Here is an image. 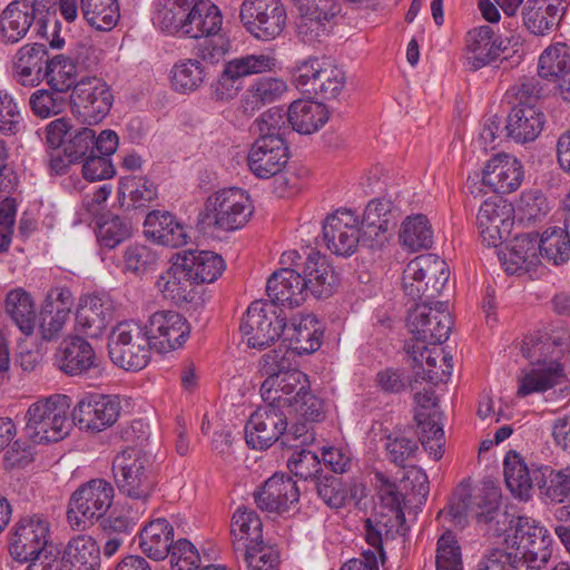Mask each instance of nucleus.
<instances>
[{"label":"nucleus","instance_id":"32","mask_svg":"<svg viewBox=\"0 0 570 570\" xmlns=\"http://www.w3.org/2000/svg\"><path fill=\"white\" fill-rule=\"evenodd\" d=\"M564 0H527L523 10V23L535 36L554 31L566 12Z\"/></svg>","mask_w":570,"mask_h":570},{"label":"nucleus","instance_id":"22","mask_svg":"<svg viewBox=\"0 0 570 570\" xmlns=\"http://www.w3.org/2000/svg\"><path fill=\"white\" fill-rule=\"evenodd\" d=\"M115 317V303L106 293L89 294L80 298L75 328L91 338L100 337Z\"/></svg>","mask_w":570,"mask_h":570},{"label":"nucleus","instance_id":"31","mask_svg":"<svg viewBox=\"0 0 570 570\" xmlns=\"http://www.w3.org/2000/svg\"><path fill=\"white\" fill-rule=\"evenodd\" d=\"M269 303L289 307L301 305L306 297V283L299 271L292 267L281 268L272 274L266 284Z\"/></svg>","mask_w":570,"mask_h":570},{"label":"nucleus","instance_id":"1","mask_svg":"<svg viewBox=\"0 0 570 570\" xmlns=\"http://www.w3.org/2000/svg\"><path fill=\"white\" fill-rule=\"evenodd\" d=\"M521 352L532 367L519 377L518 396L546 392L569 380L564 372V366L570 364L568 332L525 337Z\"/></svg>","mask_w":570,"mask_h":570},{"label":"nucleus","instance_id":"18","mask_svg":"<svg viewBox=\"0 0 570 570\" xmlns=\"http://www.w3.org/2000/svg\"><path fill=\"white\" fill-rule=\"evenodd\" d=\"M327 248L337 256H351L358 244L364 245L358 216L351 209L340 208L323 224Z\"/></svg>","mask_w":570,"mask_h":570},{"label":"nucleus","instance_id":"34","mask_svg":"<svg viewBox=\"0 0 570 570\" xmlns=\"http://www.w3.org/2000/svg\"><path fill=\"white\" fill-rule=\"evenodd\" d=\"M283 335L288 342V346L284 350L288 351L291 358L294 353L298 355L314 353L322 344L318 321L312 315L293 318L289 324L285 323Z\"/></svg>","mask_w":570,"mask_h":570},{"label":"nucleus","instance_id":"21","mask_svg":"<svg viewBox=\"0 0 570 570\" xmlns=\"http://www.w3.org/2000/svg\"><path fill=\"white\" fill-rule=\"evenodd\" d=\"M151 347L157 353L171 352L186 342L190 333L187 320L177 312L158 311L145 325Z\"/></svg>","mask_w":570,"mask_h":570},{"label":"nucleus","instance_id":"56","mask_svg":"<svg viewBox=\"0 0 570 570\" xmlns=\"http://www.w3.org/2000/svg\"><path fill=\"white\" fill-rule=\"evenodd\" d=\"M570 73V47L557 43L547 48L539 59V75L547 79H559Z\"/></svg>","mask_w":570,"mask_h":570},{"label":"nucleus","instance_id":"3","mask_svg":"<svg viewBox=\"0 0 570 570\" xmlns=\"http://www.w3.org/2000/svg\"><path fill=\"white\" fill-rule=\"evenodd\" d=\"M71 399L53 394L32 403L27 413L26 432L35 443L58 442L65 439L72 425L70 417Z\"/></svg>","mask_w":570,"mask_h":570},{"label":"nucleus","instance_id":"4","mask_svg":"<svg viewBox=\"0 0 570 570\" xmlns=\"http://www.w3.org/2000/svg\"><path fill=\"white\" fill-rule=\"evenodd\" d=\"M449 277L450 269L444 259L434 254L420 255L403 271V291L414 302L431 303L442 293Z\"/></svg>","mask_w":570,"mask_h":570},{"label":"nucleus","instance_id":"9","mask_svg":"<svg viewBox=\"0 0 570 570\" xmlns=\"http://www.w3.org/2000/svg\"><path fill=\"white\" fill-rule=\"evenodd\" d=\"M294 83L302 92L322 99L336 98L345 86V72L327 59L309 58L293 73Z\"/></svg>","mask_w":570,"mask_h":570},{"label":"nucleus","instance_id":"26","mask_svg":"<svg viewBox=\"0 0 570 570\" xmlns=\"http://www.w3.org/2000/svg\"><path fill=\"white\" fill-rule=\"evenodd\" d=\"M59 368L70 376H82L99 367L92 345L80 335L66 338L56 353Z\"/></svg>","mask_w":570,"mask_h":570},{"label":"nucleus","instance_id":"48","mask_svg":"<svg viewBox=\"0 0 570 570\" xmlns=\"http://www.w3.org/2000/svg\"><path fill=\"white\" fill-rule=\"evenodd\" d=\"M503 473L508 489L520 499L528 500L532 490V478L523 458L510 450L503 460Z\"/></svg>","mask_w":570,"mask_h":570},{"label":"nucleus","instance_id":"11","mask_svg":"<svg viewBox=\"0 0 570 570\" xmlns=\"http://www.w3.org/2000/svg\"><path fill=\"white\" fill-rule=\"evenodd\" d=\"M285 318L275 304L256 301L248 306L239 330L249 347L264 348L283 334Z\"/></svg>","mask_w":570,"mask_h":570},{"label":"nucleus","instance_id":"7","mask_svg":"<svg viewBox=\"0 0 570 570\" xmlns=\"http://www.w3.org/2000/svg\"><path fill=\"white\" fill-rule=\"evenodd\" d=\"M520 570H541L551 557L550 538L546 528L525 515L517 518L513 535L507 540Z\"/></svg>","mask_w":570,"mask_h":570},{"label":"nucleus","instance_id":"44","mask_svg":"<svg viewBox=\"0 0 570 570\" xmlns=\"http://www.w3.org/2000/svg\"><path fill=\"white\" fill-rule=\"evenodd\" d=\"M407 353L412 354L414 363L422 368V379L434 385L446 381L452 373V356L444 354L441 348L428 350L424 346L422 350L420 347L416 350L413 346Z\"/></svg>","mask_w":570,"mask_h":570},{"label":"nucleus","instance_id":"20","mask_svg":"<svg viewBox=\"0 0 570 570\" xmlns=\"http://www.w3.org/2000/svg\"><path fill=\"white\" fill-rule=\"evenodd\" d=\"M288 422L283 407L266 403L257 409L245 425V440L255 450L271 448L285 434Z\"/></svg>","mask_w":570,"mask_h":570},{"label":"nucleus","instance_id":"54","mask_svg":"<svg viewBox=\"0 0 570 570\" xmlns=\"http://www.w3.org/2000/svg\"><path fill=\"white\" fill-rule=\"evenodd\" d=\"M86 21L97 30H111L119 19L117 0H81Z\"/></svg>","mask_w":570,"mask_h":570},{"label":"nucleus","instance_id":"10","mask_svg":"<svg viewBox=\"0 0 570 570\" xmlns=\"http://www.w3.org/2000/svg\"><path fill=\"white\" fill-rule=\"evenodd\" d=\"M114 487L104 479H92L81 484L69 500L67 518L72 528L85 529L99 520L111 507Z\"/></svg>","mask_w":570,"mask_h":570},{"label":"nucleus","instance_id":"37","mask_svg":"<svg viewBox=\"0 0 570 570\" xmlns=\"http://www.w3.org/2000/svg\"><path fill=\"white\" fill-rule=\"evenodd\" d=\"M189 273L178 254L171 266L158 277L156 286L166 299L175 304L190 302L196 284Z\"/></svg>","mask_w":570,"mask_h":570},{"label":"nucleus","instance_id":"58","mask_svg":"<svg viewBox=\"0 0 570 570\" xmlns=\"http://www.w3.org/2000/svg\"><path fill=\"white\" fill-rule=\"evenodd\" d=\"M205 79V70L197 59L177 62L171 69V83L179 92L196 90Z\"/></svg>","mask_w":570,"mask_h":570},{"label":"nucleus","instance_id":"39","mask_svg":"<svg viewBox=\"0 0 570 570\" xmlns=\"http://www.w3.org/2000/svg\"><path fill=\"white\" fill-rule=\"evenodd\" d=\"M174 544V527L165 518L149 521L139 532L141 551L155 561L168 557Z\"/></svg>","mask_w":570,"mask_h":570},{"label":"nucleus","instance_id":"49","mask_svg":"<svg viewBox=\"0 0 570 570\" xmlns=\"http://www.w3.org/2000/svg\"><path fill=\"white\" fill-rule=\"evenodd\" d=\"M63 554L76 570H98L99 568L100 548L90 535L79 534L72 538Z\"/></svg>","mask_w":570,"mask_h":570},{"label":"nucleus","instance_id":"38","mask_svg":"<svg viewBox=\"0 0 570 570\" xmlns=\"http://www.w3.org/2000/svg\"><path fill=\"white\" fill-rule=\"evenodd\" d=\"M47 61H50L45 45L33 43L21 47L14 58L13 66L18 82L35 87L43 80Z\"/></svg>","mask_w":570,"mask_h":570},{"label":"nucleus","instance_id":"14","mask_svg":"<svg viewBox=\"0 0 570 570\" xmlns=\"http://www.w3.org/2000/svg\"><path fill=\"white\" fill-rule=\"evenodd\" d=\"M208 224L225 232L243 228L253 214L248 195L239 188L223 189L206 204Z\"/></svg>","mask_w":570,"mask_h":570},{"label":"nucleus","instance_id":"63","mask_svg":"<svg viewBox=\"0 0 570 570\" xmlns=\"http://www.w3.org/2000/svg\"><path fill=\"white\" fill-rule=\"evenodd\" d=\"M315 489L318 497L331 509H340L345 505L348 493L341 478L325 474L317 478Z\"/></svg>","mask_w":570,"mask_h":570},{"label":"nucleus","instance_id":"23","mask_svg":"<svg viewBox=\"0 0 570 570\" xmlns=\"http://www.w3.org/2000/svg\"><path fill=\"white\" fill-rule=\"evenodd\" d=\"M289 158L288 147L282 137H258L247 156L249 170L261 179L279 174Z\"/></svg>","mask_w":570,"mask_h":570},{"label":"nucleus","instance_id":"36","mask_svg":"<svg viewBox=\"0 0 570 570\" xmlns=\"http://www.w3.org/2000/svg\"><path fill=\"white\" fill-rule=\"evenodd\" d=\"M539 235L528 233L514 237L511 247L501 258L509 274L527 273L540 263Z\"/></svg>","mask_w":570,"mask_h":570},{"label":"nucleus","instance_id":"59","mask_svg":"<svg viewBox=\"0 0 570 570\" xmlns=\"http://www.w3.org/2000/svg\"><path fill=\"white\" fill-rule=\"evenodd\" d=\"M384 449L387 460L403 469L414 465L419 451L415 440L401 434H390L384 443Z\"/></svg>","mask_w":570,"mask_h":570},{"label":"nucleus","instance_id":"62","mask_svg":"<svg viewBox=\"0 0 570 570\" xmlns=\"http://www.w3.org/2000/svg\"><path fill=\"white\" fill-rule=\"evenodd\" d=\"M122 258L125 269L139 275L156 267L158 254L149 246L136 243L126 247Z\"/></svg>","mask_w":570,"mask_h":570},{"label":"nucleus","instance_id":"16","mask_svg":"<svg viewBox=\"0 0 570 570\" xmlns=\"http://www.w3.org/2000/svg\"><path fill=\"white\" fill-rule=\"evenodd\" d=\"M114 96L109 86L100 78L85 77L72 89V109L88 124H98L110 111Z\"/></svg>","mask_w":570,"mask_h":570},{"label":"nucleus","instance_id":"52","mask_svg":"<svg viewBox=\"0 0 570 570\" xmlns=\"http://www.w3.org/2000/svg\"><path fill=\"white\" fill-rule=\"evenodd\" d=\"M230 531L245 550L263 541V522L254 510L238 508L233 515Z\"/></svg>","mask_w":570,"mask_h":570},{"label":"nucleus","instance_id":"64","mask_svg":"<svg viewBox=\"0 0 570 570\" xmlns=\"http://www.w3.org/2000/svg\"><path fill=\"white\" fill-rule=\"evenodd\" d=\"M287 409H292L306 422H322L326 416L323 399L312 393L311 387L301 392L299 395L293 396V401Z\"/></svg>","mask_w":570,"mask_h":570},{"label":"nucleus","instance_id":"46","mask_svg":"<svg viewBox=\"0 0 570 570\" xmlns=\"http://www.w3.org/2000/svg\"><path fill=\"white\" fill-rule=\"evenodd\" d=\"M185 266L190 269L195 284L213 283L225 269L222 256L208 250H186L180 254Z\"/></svg>","mask_w":570,"mask_h":570},{"label":"nucleus","instance_id":"47","mask_svg":"<svg viewBox=\"0 0 570 570\" xmlns=\"http://www.w3.org/2000/svg\"><path fill=\"white\" fill-rule=\"evenodd\" d=\"M4 311L23 334L33 333L36 311L29 293L22 288L10 291L4 299Z\"/></svg>","mask_w":570,"mask_h":570},{"label":"nucleus","instance_id":"25","mask_svg":"<svg viewBox=\"0 0 570 570\" xmlns=\"http://www.w3.org/2000/svg\"><path fill=\"white\" fill-rule=\"evenodd\" d=\"M254 499L261 510L283 513L296 507L299 490L291 476L275 473L254 493Z\"/></svg>","mask_w":570,"mask_h":570},{"label":"nucleus","instance_id":"60","mask_svg":"<svg viewBox=\"0 0 570 570\" xmlns=\"http://www.w3.org/2000/svg\"><path fill=\"white\" fill-rule=\"evenodd\" d=\"M119 194L128 195V207L142 208L157 198V187L145 177H131L121 181Z\"/></svg>","mask_w":570,"mask_h":570},{"label":"nucleus","instance_id":"55","mask_svg":"<svg viewBox=\"0 0 570 570\" xmlns=\"http://www.w3.org/2000/svg\"><path fill=\"white\" fill-rule=\"evenodd\" d=\"M43 79L58 94L73 89L77 81L76 66L63 56L58 55L47 61Z\"/></svg>","mask_w":570,"mask_h":570},{"label":"nucleus","instance_id":"27","mask_svg":"<svg viewBox=\"0 0 570 570\" xmlns=\"http://www.w3.org/2000/svg\"><path fill=\"white\" fill-rule=\"evenodd\" d=\"M363 230L364 246L380 248L387 240L386 233L396 226L393 205L386 199L371 200L364 209L360 222Z\"/></svg>","mask_w":570,"mask_h":570},{"label":"nucleus","instance_id":"17","mask_svg":"<svg viewBox=\"0 0 570 570\" xmlns=\"http://www.w3.org/2000/svg\"><path fill=\"white\" fill-rule=\"evenodd\" d=\"M121 411L117 395L88 394L72 410V421L80 430L100 432L114 425Z\"/></svg>","mask_w":570,"mask_h":570},{"label":"nucleus","instance_id":"15","mask_svg":"<svg viewBox=\"0 0 570 570\" xmlns=\"http://www.w3.org/2000/svg\"><path fill=\"white\" fill-rule=\"evenodd\" d=\"M239 17L246 30L263 41L278 37L286 23L281 0H244Z\"/></svg>","mask_w":570,"mask_h":570},{"label":"nucleus","instance_id":"40","mask_svg":"<svg viewBox=\"0 0 570 570\" xmlns=\"http://www.w3.org/2000/svg\"><path fill=\"white\" fill-rule=\"evenodd\" d=\"M543 125L544 114L537 106H513L505 129L510 138L525 144L540 135Z\"/></svg>","mask_w":570,"mask_h":570},{"label":"nucleus","instance_id":"41","mask_svg":"<svg viewBox=\"0 0 570 570\" xmlns=\"http://www.w3.org/2000/svg\"><path fill=\"white\" fill-rule=\"evenodd\" d=\"M223 18L217 6L209 0H199L188 11L181 35L199 39L220 31Z\"/></svg>","mask_w":570,"mask_h":570},{"label":"nucleus","instance_id":"24","mask_svg":"<svg viewBox=\"0 0 570 570\" xmlns=\"http://www.w3.org/2000/svg\"><path fill=\"white\" fill-rule=\"evenodd\" d=\"M512 213L511 204L497 196L481 204L476 215V226L487 246L497 247L504 235L510 233L513 225Z\"/></svg>","mask_w":570,"mask_h":570},{"label":"nucleus","instance_id":"30","mask_svg":"<svg viewBox=\"0 0 570 570\" xmlns=\"http://www.w3.org/2000/svg\"><path fill=\"white\" fill-rule=\"evenodd\" d=\"M303 282L306 293L311 292L316 298L332 296L340 285L338 274L320 252L311 249L303 265Z\"/></svg>","mask_w":570,"mask_h":570},{"label":"nucleus","instance_id":"51","mask_svg":"<svg viewBox=\"0 0 570 570\" xmlns=\"http://www.w3.org/2000/svg\"><path fill=\"white\" fill-rule=\"evenodd\" d=\"M96 235L101 246L112 249L131 235V224L110 212L102 213L96 220Z\"/></svg>","mask_w":570,"mask_h":570},{"label":"nucleus","instance_id":"42","mask_svg":"<svg viewBox=\"0 0 570 570\" xmlns=\"http://www.w3.org/2000/svg\"><path fill=\"white\" fill-rule=\"evenodd\" d=\"M328 120V111L323 104L313 100H295L287 109L291 128L303 135H311Z\"/></svg>","mask_w":570,"mask_h":570},{"label":"nucleus","instance_id":"5","mask_svg":"<svg viewBox=\"0 0 570 570\" xmlns=\"http://www.w3.org/2000/svg\"><path fill=\"white\" fill-rule=\"evenodd\" d=\"M112 472L119 492L130 499L146 501L154 491L156 481L149 459L140 449L128 446L118 453Z\"/></svg>","mask_w":570,"mask_h":570},{"label":"nucleus","instance_id":"45","mask_svg":"<svg viewBox=\"0 0 570 570\" xmlns=\"http://www.w3.org/2000/svg\"><path fill=\"white\" fill-rule=\"evenodd\" d=\"M287 91V83L279 77H261L253 81L243 97L246 112H255L267 104L281 99Z\"/></svg>","mask_w":570,"mask_h":570},{"label":"nucleus","instance_id":"29","mask_svg":"<svg viewBox=\"0 0 570 570\" xmlns=\"http://www.w3.org/2000/svg\"><path fill=\"white\" fill-rule=\"evenodd\" d=\"M505 49L503 41L494 38L491 27L474 28L465 36V65L470 70H479L497 60Z\"/></svg>","mask_w":570,"mask_h":570},{"label":"nucleus","instance_id":"8","mask_svg":"<svg viewBox=\"0 0 570 570\" xmlns=\"http://www.w3.org/2000/svg\"><path fill=\"white\" fill-rule=\"evenodd\" d=\"M151 350L146 327L135 322L119 323L108 337L110 360L127 371L142 370L149 362Z\"/></svg>","mask_w":570,"mask_h":570},{"label":"nucleus","instance_id":"28","mask_svg":"<svg viewBox=\"0 0 570 570\" xmlns=\"http://www.w3.org/2000/svg\"><path fill=\"white\" fill-rule=\"evenodd\" d=\"M523 177V166L515 157L498 154L487 163L482 183L498 194H510L520 187Z\"/></svg>","mask_w":570,"mask_h":570},{"label":"nucleus","instance_id":"53","mask_svg":"<svg viewBox=\"0 0 570 570\" xmlns=\"http://www.w3.org/2000/svg\"><path fill=\"white\" fill-rule=\"evenodd\" d=\"M400 239L412 252L428 249L433 244V233L426 216L416 214L402 223Z\"/></svg>","mask_w":570,"mask_h":570},{"label":"nucleus","instance_id":"57","mask_svg":"<svg viewBox=\"0 0 570 570\" xmlns=\"http://www.w3.org/2000/svg\"><path fill=\"white\" fill-rule=\"evenodd\" d=\"M226 63L244 82L246 77L273 71L277 60L269 53H248L235 57Z\"/></svg>","mask_w":570,"mask_h":570},{"label":"nucleus","instance_id":"43","mask_svg":"<svg viewBox=\"0 0 570 570\" xmlns=\"http://www.w3.org/2000/svg\"><path fill=\"white\" fill-rule=\"evenodd\" d=\"M29 13L28 1L10 2L0 16V41L17 43L24 38L35 20Z\"/></svg>","mask_w":570,"mask_h":570},{"label":"nucleus","instance_id":"61","mask_svg":"<svg viewBox=\"0 0 570 570\" xmlns=\"http://www.w3.org/2000/svg\"><path fill=\"white\" fill-rule=\"evenodd\" d=\"M96 132L94 129L77 125L66 144L65 154L69 161H81L95 154Z\"/></svg>","mask_w":570,"mask_h":570},{"label":"nucleus","instance_id":"19","mask_svg":"<svg viewBox=\"0 0 570 570\" xmlns=\"http://www.w3.org/2000/svg\"><path fill=\"white\" fill-rule=\"evenodd\" d=\"M414 400L420 406L415 414L419 441L423 449L438 461L443 456L445 443L441 413L436 410L438 399L434 391H423L417 392Z\"/></svg>","mask_w":570,"mask_h":570},{"label":"nucleus","instance_id":"2","mask_svg":"<svg viewBox=\"0 0 570 570\" xmlns=\"http://www.w3.org/2000/svg\"><path fill=\"white\" fill-rule=\"evenodd\" d=\"M261 385L265 403L287 407L293 396L309 389L308 376L293 366L288 351L278 347L265 353L259 361Z\"/></svg>","mask_w":570,"mask_h":570},{"label":"nucleus","instance_id":"13","mask_svg":"<svg viewBox=\"0 0 570 570\" xmlns=\"http://www.w3.org/2000/svg\"><path fill=\"white\" fill-rule=\"evenodd\" d=\"M453 325L448 302L415 304L409 309L406 326L413 337L421 343L438 345L449 338Z\"/></svg>","mask_w":570,"mask_h":570},{"label":"nucleus","instance_id":"35","mask_svg":"<svg viewBox=\"0 0 570 570\" xmlns=\"http://www.w3.org/2000/svg\"><path fill=\"white\" fill-rule=\"evenodd\" d=\"M144 233L155 243L174 248L186 245L188 239L185 227L168 212H150L144 222Z\"/></svg>","mask_w":570,"mask_h":570},{"label":"nucleus","instance_id":"50","mask_svg":"<svg viewBox=\"0 0 570 570\" xmlns=\"http://www.w3.org/2000/svg\"><path fill=\"white\" fill-rule=\"evenodd\" d=\"M540 255L547 263L562 265L570 259V236L563 227H549L539 238Z\"/></svg>","mask_w":570,"mask_h":570},{"label":"nucleus","instance_id":"6","mask_svg":"<svg viewBox=\"0 0 570 570\" xmlns=\"http://www.w3.org/2000/svg\"><path fill=\"white\" fill-rule=\"evenodd\" d=\"M501 493L497 487L485 484L474 494L465 485L454 492L449 505L439 512V518L449 519L453 524L463 527L468 515L478 523L488 524L499 514Z\"/></svg>","mask_w":570,"mask_h":570},{"label":"nucleus","instance_id":"33","mask_svg":"<svg viewBox=\"0 0 570 570\" xmlns=\"http://www.w3.org/2000/svg\"><path fill=\"white\" fill-rule=\"evenodd\" d=\"M407 531L403 510H380L373 518L365 521V540L379 553L382 561L385 554L383 542L394 539L395 535H404Z\"/></svg>","mask_w":570,"mask_h":570},{"label":"nucleus","instance_id":"12","mask_svg":"<svg viewBox=\"0 0 570 570\" xmlns=\"http://www.w3.org/2000/svg\"><path fill=\"white\" fill-rule=\"evenodd\" d=\"M52 546L49 520L43 515L33 514L22 518L14 527L9 552L14 560L30 564Z\"/></svg>","mask_w":570,"mask_h":570}]
</instances>
